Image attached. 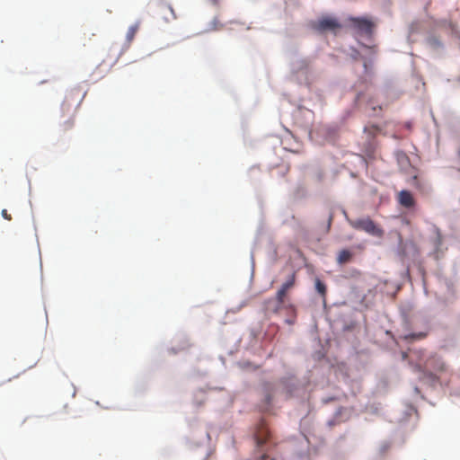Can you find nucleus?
I'll return each instance as SVG.
<instances>
[{"label":"nucleus","mask_w":460,"mask_h":460,"mask_svg":"<svg viewBox=\"0 0 460 460\" xmlns=\"http://www.w3.org/2000/svg\"><path fill=\"white\" fill-rule=\"evenodd\" d=\"M75 125V119L74 118H69L68 119H66L62 125V130L63 131H67L69 129H71Z\"/></svg>","instance_id":"dca6fc26"},{"label":"nucleus","mask_w":460,"mask_h":460,"mask_svg":"<svg viewBox=\"0 0 460 460\" xmlns=\"http://www.w3.org/2000/svg\"><path fill=\"white\" fill-rule=\"evenodd\" d=\"M398 202L401 206L410 208L415 205L413 196L409 190H401L398 193Z\"/></svg>","instance_id":"0eeeda50"},{"label":"nucleus","mask_w":460,"mask_h":460,"mask_svg":"<svg viewBox=\"0 0 460 460\" xmlns=\"http://www.w3.org/2000/svg\"><path fill=\"white\" fill-rule=\"evenodd\" d=\"M397 159H398L399 163H401V164H402V163H407L408 164L409 163V158L406 155V154L403 153V152L398 153Z\"/></svg>","instance_id":"f3484780"},{"label":"nucleus","mask_w":460,"mask_h":460,"mask_svg":"<svg viewBox=\"0 0 460 460\" xmlns=\"http://www.w3.org/2000/svg\"><path fill=\"white\" fill-rule=\"evenodd\" d=\"M426 367H430L439 373L446 372L448 368L443 359L437 356H432L427 360Z\"/></svg>","instance_id":"39448f33"},{"label":"nucleus","mask_w":460,"mask_h":460,"mask_svg":"<svg viewBox=\"0 0 460 460\" xmlns=\"http://www.w3.org/2000/svg\"><path fill=\"white\" fill-rule=\"evenodd\" d=\"M139 27H140V22H137L136 23H134L128 29V31L126 34V40L128 44H130L133 41L137 32L139 30Z\"/></svg>","instance_id":"9b49d317"},{"label":"nucleus","mask_w":460,"mask_h":460,"mask_svg":"<svg viewBox=\"0 0 460 460\" xmlns=\"http://www.w3.org/2000/svg\"><path fill=\"white\" fill-rule=\"evenodd\" d=\"M350 225L355 229L365 231L366 233L375 236L380 237L384 234V231L378 227L370 218L352 221L350 222Z\"/></svg>","instance_id":"f03ea898"},{"label":"nucleus","mask_w":460,"mask_h":460,"mask_svg":"<svg viewBox=\"0 0 460 460\" xmlns=\"http://www.w3.org/2000/svg\"><path fill=\"white\" fill-rule=\"evenodd\" d=\"M411 185L413 187H415L417 190H419L420 191L423 192L425 191L426 190V185L425 183L421 182L418 176L417 175H414L412 178H411Z\"/></svg>","instance_id":"4468645a"},{"label":"nucleus","mask_w":460,"mask_h":460,"mask_svg":"<svg viewBox=\"0 0 460 460\" xmlns=\"http://www.w3.org/2000/svg\"><path fill=\"white\" fill-rule=\"evenodd\" d=\"M267 457H268V456H267L266 455H263V456H261V460H266V458H267Z\"/></svg>","instance_id":"6ab92c4d"},{"label":"nucleus","mask_w":460,"mask_h":460,"mask_svg":"<svg viewBox=\"0 0 460 460\" xmlns=\"http://www.w3.org/2000/svg\"><path fill=\"white\" fill-rule=\"evenodd\" d=\"M351 257L352 253L349 250L344 249L339 252L337 261L340 264H344L349 261Z\"/></svg>","instance_id":"f8f14e48"},{"label":"nucleus","mask_w":460,"mask_h":460,"mask_svg":"<svg viewBox=\"0 0 460 460\" xmlns=\"http://www.w3.org/2000/svg\"><path fill=\"white\" fill-rule=\"evenodd\" d=\"M348 21L358 32L366 35L372 34L375 23L370 19L366 17H349Z\"/></svg>","instance_id":"7ed1b4c3"},{"label":"nucleus","mask_w":460,"mask_h":460,"mask_svg":"<svg viewBox=\"0 0 460 460\" xmlns=\"http://www.w3.org/2000/svg\"><path fill=\"white\" fill-rule=\"evenodd\" d=\"M72 99V94L69 93L66 96L62 105H61V109H62V111L63 112H66L67 114L70 113L71 111V104L69 103L70 102V100Z\"/></svg>","instance_id":"2eb2a0df"},{"label":"nucleus","mask_w":460,"mask_h":460,"mask_svg":"<svg viewBox=\"0 0 460 460\" xmlns=\"http://www.w3.org/2000/svg\"><path fill=\"white\" fill-rule=\"evenodd\" d=\"M315 289L323 298H325L327 288L325 284L319 279H315Z\"/></svg>","instance_id":"ddd939ff"},{"label":"nucleus","mask_w":460,"mask_h":460,"mask_svg":"<svg viewBox=\"0 0 460 460\" xmlns=\"http://www.w3.org/2000/svg\"><path fill=\"white\" fill-rule=\"evenodd\" d=\"M433 232L434 237L432 238L431 242L434 246L435 252H438L441 250V246L443 244V235L439 228L437 226L433 227Z\"/></svg>","instance_id":"1a4fd4ad"},{"label":"nucleus","mask_w":460,"mask_h":460,"mask_svg":"<svg viewBox=\"0 0 460 460\" xmlns=\"http://www.w3.org/2000/svg\"><path fill=\"white\" fill-rule=\"evenodd\" d=\"M2 216L4 219L6 220H11L12 219V217L10 214H8L7 210L6 209H3L2 210Z\"/></svg>","instance_id":"a211bd4d"},{"label":"nucleus","mask_w":460,"mask_h":460,"mask_svg":"<svg viewBox=\"0 0 460 460\" xmlns=\"http://www.w3.org/2000/svg\"><path fill=\"white\" fill-rule=\"evenodd\" d=\"M427 335H428L427 332H413V333H410L407 335H403V336H401L400 338L406 341L412 342L414 341L423 340L427 337Z\"/></svg>","instance_id":"9d476101"},{"label":"nucleus","mask_w":460,"mask_h":460,"mask_svg":"<svg viewBox=\"0 0 460 460\" xmlns=\"http://www.w3.org/2000/svg\"><path fill=\"white\" fill-rule=\"evenodd\" d=\"M314 31L319 32L332 31L336 32L337 30L341 29V25L337 19L325 15L319 18L317 21L313 22L311 24Z\"/></svg>","instance_id":"f257e3e1"},{"label":"nucleus","mask_w":460,"mask_h":460,"mask_svg":"<svg viewBox=\"0 0 460 460\" xmlns=\"http://www.w3.org/2000/svg\"><path fill=\"white\" fill-rule=\"evenodd\" d=\"M269 436H270V431L267 429L265 423L263 421H261L259 424L257 431L254 435L257 445L258 446L263 445L267 441Z\"/></svg>","instance_id":"6e6552de"},{"label":"nucleus","mask_w":460,"mask_h":460,"mask_svg":"<svg viewBox=\"0 0 460 460\" xmlns=\"http://www.w3.org/2000/svg\"><path fill=\"white\" fill-rule=\"evenodd\" d=\"M157 14L166 22L176 19L172 7L170 4L163 3L157 6Z\"/></svg>","instance_id":"423d86ee"},{"label":"nucleus","mask_w":460,"mask_h":460,"mask_svg":"<svg viewBox=\"0 0 460 460\" xmlns=\"http://www.w3.org/2000/svg\"><path fill=\"white\" fill-rule=\"evenodd\" d=\"M295 283H296V274L292 273L288 277V279L281 285L280 288L278 290V292L276 294V299L279 304L277 310L284 303L285 297H286L288 292L294 288Z\"/></svg>","instance_id":"20e7f679"}]
</instances>
